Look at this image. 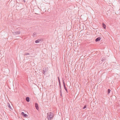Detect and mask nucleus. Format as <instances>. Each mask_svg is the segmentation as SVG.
<instances>
[{"mask_svg":"<svg viewBox=\"0 0 120 120\" xmlns=\"http://www.w3.org/2000/svg\"><path fill=\"white\" fill-rule=\"evenodd\" d=\"M48 68H43L42 70L43 73L45 75V73H47L48 72Z\"/></svg>","mask_w":120,"mask_h":120,"instance_id":"nucleus-2","label":"nucleus"},{"mask_svg":"<svg viewBox=\"0 0 120 120\" xmlns=\"http://www.w3.org/2000/svg\"><path fill=\"white\" fill-rule=\"evenodd\" d=\"M60 96H62V94H61V90H60Z\"/></svg>","mask_w":120,"mask_h":120,"instance_id":"nucleus-18","label":"nucleus"},{"mask_svg":"<svg viewBox=\"0 0 120 120\" xmlns=\"http://www.w3.org/2000/svg\"><path fill=\"white\" fill-rule=\"evenodd\" d=\"M47 118L49 120H51L53 118L54 114L53 113L50 112L47 113Z\"/></svg>","mask_w":120,"mask_h":120,"instance_id":"nucleus-1","label":"nucleus"},{"mask_svg":"<svg viewBox=\"0 0 120 120\" xmlns=\"http://www.w3.org/2000/svg\"><path fill=\"white\" fill-rule=\"evenodd\" d=\"M86 107V105H85L84 106V107L83 108V109H84Z\"/></svg>","mask_w":120,"mask_h":120,"instance_id":"nucleus-17","label":"nucleus"},{"mask_svg":"<svg viewBox=\"0 0 120 120\" xmlns=\"http://www.w3.org/2000/svg\"><path fill=\"white\" fill-rule=\"evenodd\" d=\"M63 86L64 87V89H65L66 91H67V92H68V90H67V88L65 87V82H64V80H63Z\"/></svg>","mask_w":120,"mask_h":120,"instance_id":"nucleus-4","label":"nucleus"},{"mask_svg":"<svg viewBox=\"0 0 120 120\" xmlns=\"http://www.w3.org/2000/svg\"><path fill=\"white\" fill-rule=\"evenodd\" d=\"M8 107H9V108L11 109H12V108L11 107V106H10V105L9 104V105H8Z\"/></svg>","mask_w":120,"mask_h":120,"instance_id":"nucleus-15","label":"nucleus"},{"mask_svg":"<svg viewBox=\"0 0 120 120\" xmlns=\"http://www.w3.org/2000/svg\"><path fill=\"white\" fill-rule=\"evenodd\" d=\"M36 34L35 33H33L32 36L33 37H34L36 36Z\"/></svg>","mask_w":120,"mask_h":120,"instance_id":"nucleus-10","label":"nucleus"},{"mask_svg":"<svg viewBox=\"0 0 120 120\" xmlns=\"http://www.w3.org/2000/svg\"><path fill=\"white\" fill-rule=\"evenodd\" d=\"M42 40L41 39H38V40H36L35 41V42L36 43H39L40 41H41V40Z\"/></svg>","mask_w":120,"mask_h":120,"instance_id":"nucleus-7","label":"nucleus"},{"mask_svg":"<svg viewBox=\"0 0 120 120\" xmlns=\"http://www.w3.org/2000/svg\"><path fill=\"white\" fill-rule=\"evenodd\" d=\"M68 57V55L67 56V57Z\"/></svg>","mask_w":120,"mask_h":120,"instance_id":"nucleus-21","label":"nucleus"},{"mask_svg":"<svg viewBox=\"0 0 120 120\" xmlns=\"http://www.w3.org/2000/svg\"><path fill=\"white\" fill-rule=\"evenodd\" d=\"M58 82H59V85H60V84H61V83H60V78L59 77H58Z\"/></svg>","mask_w":120,"mask_h":120,"instance_id":"nucleus-12","label":"nucleus"},{"mask_svg":"<svg viewBox=\"0 0 120 120\" xmlns=\"http://www.w3.org/2000/svg\"><path fill=\"white\" fill-rule=\"evenodd\" d=\"M32 48H29L28 49H27L26 50H30L31 49H32Z\"/></svg>","mask_w":120,"mask_h":120,"instance_id":"nucleus-16","label":"nucleus"},{"mask_svg":"<svg viewBox=\"0 0 120 120\" xmlns=\"http://www.w3.org/2000/svg\"><path fill=\"white\" fill-rule=\"evenodd\" d=\"M35 106L36 109L37 110H38L39 109V107L38 104L37 103H35Z\"/></svg>","mask_w":120,"mask_h":120,"instance_id":"nucleus-5","label":"nucleus"},{"mask_svg":"<svg viewBox=\"0 0 120 120\" xmlns=\"http://www.w3.org/2000/svg\"><path fill=\"white\" fill-rule=\"evenodd\" d=\"M23 1H24V2H25V0H23Z\"/></svg>","mask_w":120,"mask_h":120,"instance_id":"nucleus-20","label":"nucleus"},{"mask_svg":"<svg viewBox=\"0 0 120 120\" xmlns=\"http://www.w3.org/2000/svg\"><path fill=\"white\" fill-rule=\"evenodd\" d=\"M26 100L27 102H29L30 101V98L29 97H27L26 98Z\"/></svg>","mask_w":120,"mask_h":120,"instance_id":"nucleus-9","label":"nucleus"},{"mask_svg":"<svg viewBox=\"0 0 120 120\" xmlns=\"http://www.w3.org/2000/svg\"><path fill=\"white\" fill-rule=\"evenodd\" d=\"M59 85V87H60V89H61V84H60V85Z\"/></svg>","mask_w":120,"mask_h":120,"instance_id":"nucleus-19","label":"nucleus"},{"mask_svg":"<svg viewBox=\"0 0 120 120\" xmlns=\"http://www.w3.org/2000/svg\"><path fill=\"white\" fill-rule=\"evenodd\" d=\"M13 34H19L20 33V31H17L16 32H12Z\"/></svg>","mask_w":120,"mask_h":120,"instance_id":"nucleus-3","label":"nucleus"},{"mask_svg":"<svg viewBox=\"0 0 120 120\" xmlns=\"http://www.w3.org/2000/svg\"><path fill=\"white\" fill-rule=\"evenodd\" d=\"M110 91L111 90L110 89H108V94H109L110 93Z\"/></svg>","mask_w":120,"mask_h":120,"instance_id":"nucleus-13","label":"nucleus"},{"mask_svg":"<svg viewBox=\"0 0 120 120\" xmlns=\"http://www.w3.org/2000/svg\"><path fill=\"white\" fill-rule=\"evenodd\" d=\"M30 54V53H26L25 54H24V56H25V55H29Z\"/></svg>","mask_w":120,"mask_h":120,"instance_id":"nucleus-14","label":"nucleus"},{"mask_svg":"<svg viewBox=\"0 0 120 120\" xmlns=\"http://www.w3.org/2000/svg\"><path fill=\"white\" fill-rule=\"evenodd\" d=\"M102 26L103 27L104 29H105L106 28V25H105L103 23H102Z\"/></svg>","mask_w":120,"mask_h":120,"instance_id":"nucleus-11","label":"nucleus"},{"mask_svg":"<svg viewBox=\"0 0 120 120\" xmlns=\"http://www.w3.org/2000/svg\"><path fill=\"white\" fill-rule=\"evenodd\" d=\"M21 114L23 116L25 117H26L27 116V115L26 114L24 113L23 112H22L21 113Z\"/></svg>","mask_w":120,"mask_h":120,"instance_id":"nucleus-6","label":"nucleus"},{"mask_svg":"<svg viewBox=\"0 0 120 120\" xmlns=\"http://www.w3.org/2000/svg\"><path fill=\"white\" fill-rule=\"evenodd\" d=\"M101 39V38L100 37H98L96 39H95V41L96 42L100 40Z\"/></svg>","mask_w":120,"mask_h":120,"instance_id":"nucleus-8","label":"nucleus"}]
</instances>
